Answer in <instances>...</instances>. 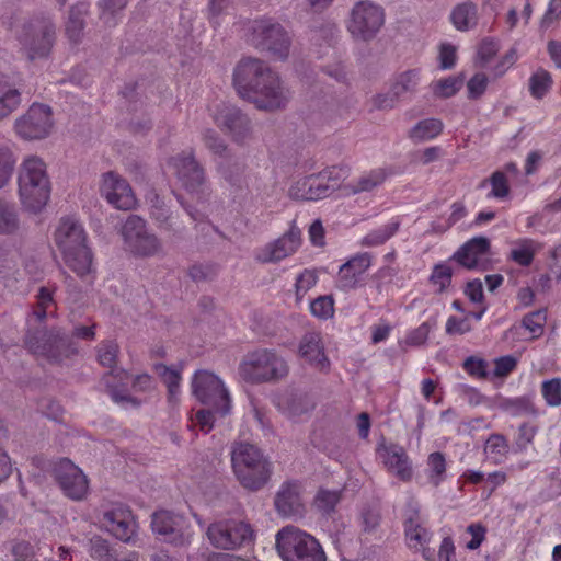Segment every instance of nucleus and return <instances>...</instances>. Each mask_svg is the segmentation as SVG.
<instances>
[{
    "mask_svg": "<svg viewBox=\"0 0 561 561\" xmlns=\"http://www.w3.org/2000/svg\"><path fill=\"white\" fill-rule=\"evenodd\" d=\"M233 84L240 98L252 102L259 110H283L291 98L280 77L256 58L242 59L238 64Z\"/></svg>",
    "mask_w": 561,
    "mask_h": 561,
    "instance_id": "1",
    "label": "nucleus"
},
{
    "mask_svg": "<svg viewBox=\"0 0 561 561\" xmlns=\"http://www.w3.org/2000/svg\"><path fill=\"white\" fill-rule=\"evenodd\" d=\"M230 455L233 473L243 488L259 491L268 482L272 465L256 446L234 443Z\"/></svg>",
    "mask_w": 561,
    "mask_h": 561,
    "instance_id": "2",
    "label": "nucleus"
},
{
    "mask_svg": "<svg viewBox=\"0 0 561 561\" xmlns=\"http://www.w3.org/2000/svg\"><path fill=\"white\" fill-rule=\"evenodd\" d=\"M55 242L66 265L79 277H84L92 271V253L85 244V233L82 226L72 218L61 219L55 231Z\"/></svg>",
    "mask_w": 561,
    "mask_h": 561,
    "instance_id": "3",
    "label": "nucleus"
},
{
    "mask_svg": "<svg viewBox=\"0 0 561 561\" xmlns=\"http://www.w3.org/2000/svg\"><path fill=\"white\" fill-rule=\"evenodd\" d=\"M19 195L25 208L37 213L47 204L50 196V181L46 164L38 157L26 158L20 167Z\"/></svg>",
    "mask_w": 561,
    "mask_h": 561,
    "instance_id": "4",
    "label": "nucleus"
},
{
    "mask_svg": "<svg viewBox=\"0 0 561 561\" xmlns=\"http://www.w3.org/2000/svg\"><path fill=\"white\" fill-rule=\"evenodd\" d=\"M275 547L283 561H327L319 540L295 526L277 531Z\"/></svg>",
    "mask_w": 561,
    "mask_h": 561,
    "instance_id": "5",
    "label": "nucleus"
},
{
    "mask_svg": "<svg viewBox=\"0 0 561 561\" xmlns=\"http://www.w3.org/2000/svg\"><path fill=\"white\" fill-rule=\"evenodd\" d=\"M55 39V23L51 18L43 13L25 21L19 34V41L30 60L47 57Z\"/></svg>",
    "mask_w": 561,
    "mask_h": 561,
    "instance_id": "6",
    "label": "nucleus"
},
{
    "mask_svg": "<svg viewBox=\"0 0 561 561\" xmlns=\"http://www.w3.org/2000/svg\"><path fill=\"white\" fill-rule=\"evenodd\" d=\"M251 32V41L256 48L267 51L276 60L288 58L291 36L279 22L272 18L254 20Z\"/></svg>",
    "mask_w": 561,
    "mask_h": 561,
    "instance_id": "7",
    "label": "nucleus"
},
{
    "mask_svg": "<svg viewBox=\"0 0 561 561\" xmlns=\"http://www.w3.org/2000/svg\"><path fill=\"white\" fill-rule=\"evenodd\" d=\"M24 342L31 353L43 356L50 363H60L76 353L71 337L56 328L28 331Z\"/></svg>",
    "mask_w": 561,
    "mask_h": 561,
    "instance_id": "8",
    "label": "nucleus"
},
{
    "mask_svg": "<svg viewBox=\"0 0 561 561\" xmlns=\"http://www.w3.org/2000/svg\"><path fill=\"white\" fill-rule=\"evenodd\" d=\"M176 176L183 187L199 202H206L210 195L204 165L196 159L195 150H183L172 159Z\"/></svg>",
    "mask_w": 561,
    "mask_h": 561,
    "instance_id": "9",
    "label": "nucleus"
},
{
    "mask_svg": "<svg viewBox=\"0 0 561 561\" xmlns=\"http://www.w3.org/2000/svg\"><path fill=\"white\" fill-rule=\"evenodd\" d=\"M243 379L251 382L278 380L288 374L286 362L268 350L253 352L240 366Z\"/></svg>",
    "mask_w": 561,
    "mask_h": 561,
    "instance_id": "10",
    "label": "nucleus"
},
{
    "mask_svg": "<svg viewBox=\"0 0 561 561\" xmlns=\"http://www.w3.org/2000/svg\"><path fill=\"white\" fill-rule=\"evenodd\" d=\"M385 23V10L370 0H362L354 4L350 12L347 30L356 39H373Z\"/></svg>",
    "mask_w": 561,
    "mask_h": 561,
    "instance_id": "11",
    "label": "nucleus"
},
{
    "mask_svg": "<svg viewBox=\"0 0 561 561\" xmlns=\"http://www.w3.org/2000/svg\"><path fill=\"white\" fill-rule=\"evenodd\" d=\"M193 394L198 401L211 407L219 416H226L231 409L228 390L222 381L213 373L198 370L192 380Z\"/></svg>",
    "mask_w": 561,
    "mask_h": 561,
    "instance_id": "12",
    "label": "nucleus"
},
{
    "mask_svg": "<svg viewBox=\"0 0 561 561\" xmlns=\"http://www.w3.org/2000/svg\"><path fill=\"white\" fill-rule=\"evenodd\" d=\"M121 234L125 248L136 256H153L162 250L159 238L148 231L146 221L139 216L129 215L122 226Z\"/></svg>",
    "mask_w": 561,
    "mask_h": 561,
    "instance_id": "13",
    "label": "nucleus"
},
{
    "mask_svg": "<svg viewBox=\"0 0 561 561\" xmlns=\"http://www.w3.org/2000/svg\"><path fill=\"white\" fill-rule=\"evenodd\" d=\"M206 534L210 543L221 550H233L253 538L251 526L234 519L213 523L208 526Z\"/></svg>",
    "mask_w": 561,
    "mask_h": 561,
    "instance_id": "14",
    "label": "nucleus"
},
{
    "mask_svg": "<svg viewBox=\"0 0 561 561\" xmlns=\"http://www.w3.org/2000/svg\"><path fill=\"white\" fill-rule=\"evenodd\" d=\"M216 125L230 139L243 146L253 137V126L249 116L234 105H222L214 116Z\"/></svg>",
    "mask_w": 561,
    "mask_h": 561,
    "instance_id": "15",
    "label": "nucleus"
},
{
    "mask_svg": "<svg viewBox=\"0 0 561 561\" xmlns=\"http://www.w3.org/2000/svg\"><path fill=\"white\" fill-rule=\"evenodd\" d=\"M53 478L62 493L73 501H82L89 492L87 476L68 458H61L54 465Z\"/></svg>",
    "mask_w": 561,
    "mask_h": 561,
    "instance_id": "16",
    "label": "nucleus"
},
{
    "mask_svg": "<svg viewBox=\"0 0 561 561\" xmlns=\"http://www.w3.org/2000/svg\"><path fill=\"white\" fill-rule=\"evenodd\" d=\"M53 128L51 110L48 105L33 104L15 122L16 133L24 139H43Z\"/></svg>",
    "mask_w": 561,
    "mask_h": 561,
    "instance_id": "17",
    "label": "nucleus"
},
{
    "mask_svg": "<svg viewBox=\"0 0 561 561\" xmlns=\"http://www.w3.org/2000/svg\"><path fill=\"white\" fill-rule=\"evenodd\" d=\"M184 517L169 511L152 514V531L163 541L183 547L190 543L191 536L183 530Z\"/></svg>",
    "mask_w": 561,
    "mask_h": 561,
    "instance_id": "18",
    "label": "nucleus"
},
{
    "mask_svg": "<svg viewBox=\"0 0 561 561\" xmlns=\"http://www.w3.org/2000/svg\"><path fill=\"white\" fill-rule=\"evenodd\" d=\"M101 194L117 209L129 210L136 204L128 182L114 172L104 175Z\"/></svg>",
    "mask_w": 561,
    "mask_h": 561,
    "instance_id": "19",
    "label": "nucleus"
},
{
    "mask_svg": "<svg viewBox=\"0 0 561 561\" xmlns=\"http://www.w3.org/2000/svg\"><path fill=\"white\" fill-rule=\"evenodd\" d=\"M102 523L113 536L123 542H129L136 534V523L128 508L116 507L104 512Z\"/></svg>",
    "mask_w": 561,
    "mask_h": 561,
    "instance_id": "20",
    "label": "nucleus"
},
{
    "mask_svg": "<svg viewBox=\"0 0 561 561\" xmlns=\"http://www.w3.org/2000/svg\"><path fill=\"white\" fill-rule=\"evenodd\" d=\"M299 244L300 230L296 227H291L283 237L262 249L256 259L262 263L278 262L293 254Z\"/></svg>",
    "mask_w": 561,
    "mask_h": 561,
    "instance_id": "21",
    "label": "nucleus"
},
{
    "mask_svg": "<svg viewBox=\"0 0 561 561\" xmlns=\"http://www.w3.org/2000/svg\"><path fill=\"white\" fill-rule=\"evenodd\" d=\"M325 174H312L299 180L289 190L290 197L304 201H317L328 197L335 191V184L324 182Z\"/></svg>",
    "mask_w": 561,
    "mask_h": 561,
    "instance_id": "22",
    "label": "nucleus"
},
{
    "mask_svg": "<svg viewBox=\"0 0 561 561\" xmlns=\"http://www.w3.org/2000/svg\"><path fill=\"white\" fill-rule=\"evenodd\" d=\"M371 259L368 253L353 256L339 270L336 286L343 291H350L359 286L360 278L369 268Z\"/></svg>",
    "mask_w": 561,
    "mask_h": 561,
    "instance_id": "23",
    "label": "nucleus"
},
{
    "mask_svg": "<svg viewBox=\"0 0 561 561\" xmlns=\"http://www.w3.org/2000/svg\"><path fill=\"white\" fill-rule=\"evenodd\" d=\"M490 240L486 237H474L461 245L450 260L468 270H474L479 267L480 257L490 252Z\"/></svg>",
    "mask_w": 561,
    "mask_h": 561,
    "instance_id": "24",
    "label": "nucleus"
},
{
    "mask_svg": "<svg viewBox=\"0 0 561 561\" xmlns=\"http://www.w3.org/2000/svg\"><path fill=\"white\" fill-rule=\"evenodd\" d=\"M381 457L388 470L398 479L404 482L412 479V465L403 447L397 444L385 446Z\"/></svg>",
    "mask_w": 561,
    "mask_h": 561,
    "instance_id": "25",
    "label": "nucleus"
},
{
    "mask_svg": "<svg viewBox=\"0 0 561 561\" xmlns=\"http://www.w3.org/2000/svg\"><path fill=\"white\" fill-rule=\"evenodd\" d=\"M217 171L224 180L236 191H243L248 187L247 164L239 157L230 153L217 163Z\"/></svg>",
    "mask_w": 561,
    "mask_h": 561,
    "instance_id": "26",
    "label": "nucleus"
},
{
    "mask_svg": "<svg viewBox=\"0 0 561 561\" xmlns=\"http://www.w3.org/2000/svg\"><path fill=\"white\" fill-rule=\"evenodd\" d=\"M275 507L284 517L301 516L304 505L299 494V484L286 482L275 496Z\"/></svg>",
    "mask_w": 561,
    "mask_h": 561,
    "instance_id": "27",
    "label": "nucleus"
},
{
    "mask_svg": "<svg viewBox=\"0 0 561 561\" xmlns=\"http://www.w3.org/2000/svg\"><path fill=\"white\" fill-rule=\"evenodd\" d=\"M299 354L320 370H324L329 367V359L324 354L320 335L316 332H308L302 336L299 345Z\"/></svg>",
    "mask_w": 561,
    "mask_h": 561,
    "instance_id": "28",
    "label": "nucleus"
},
{
    "mask_svg": "<svg viewBox=\"0 0 561 561\" xmlns=\"http://www.w3.org/2000/svg\"><path fill=\"white\" fill-rule=\"evenodd\" d=\"M404 533L408 545L411 549L420 551V548L427 545L431 538L428 530L420 522V511L410 504L409 515L404 520Z\"/></svg>",
    "mask_w": 561,
    "mask_h": 561,
    "instance_id": "29",
    "label": "nucleus"
},
{
    "mask_svg": "<svg viewBox=\"0 0 561 561\" xmlns=\"http://www.w3.org/2000/svg\"><path fill=\"white\" fill-rule=\"evenodd\" d=\"M88 14L89 4L87 2H78L70 7L65 32L71 43L79 44L82 41Z\"/></svg>",
    "mask_w": 561,
    "mask_h": 561,
    "instance_id": "30",
    "label": "nucleus"
},
{
    "mask_svg": "<svg viewBox=\"0 0 561 561\" xmlns=\"http://www.w3.org/2000/svg\"><path fill=\"white\" fill-rule=\"evenodd\" d=\"M21 103V91L5 75H0V121L8 117Z\"/></svg>",
    "mask_w": 561,
    "mask_h": 561,
    "instance_id": "31",
    "label": "nucleus"
},
{
    "mask_svg": "<svg viewBox=\"0 0 561 561\" xmlns=\"http://www.w3.org/2000/svg\"><path fill=\"white\" fill-rule=\"evenodd\" d=\"M419 79V71L416 69L407 70L398 75L390 85L393 98L398 102L408 99V96L415 92Z\"/></svg>",
    "mask_w": 561,
    "mask_h": 561,
    "instance_id": "32",
    "label": "nucleus"
},
{
    "mask_svg": "<svg viewBox=\"0 0 561 561\" xmlns=\"http://www.w3.org/2000/svg\"><path fill=\"white\" fill-rule=\"evenodd\" d=\"M118 352L119 347L115 342H103L98 347V359L102 366L111 368L110 375L118 377L122 381L126 377V373L123 369L116 368Z\"/></svg>",
    "mask_w": 561,
    "mask_h": 561,
    "instance_id": "33",
    "label": "nucleus"
},
{
    "mask_svg": "<svg viewBox=\"0 0 561 561\" xmlns=\"http://www.w3.org/2000/svg\"><path fill=\"white\" fill-rule=\"evenodd\" d=\"M451 20L460 31L474 26L477 24V5L472 2L457 5L451 13Z\"/></svg>",
    "mask_w": 561,
    "mask_h": 561,
    "instance_id": "34",
    "label": "nucleus"
},
{
    "mask_svg": "<svg viewBox=\"0 0 561 561\" xmlns=\"http://www.w3.org/2000/svg\"><path fill=\"white\" fill-rule=\"evenodd\" d=\"M20 228V219L13 204L0 198V234L15 233Z\"/></svg>",
    "mask_w": 561,
    "mask_h": 561,
    "instance_id": "35",
    "label": "nucleus"
},
{
    "mask_svg": "<svg viewBox=\"0 0 561 561\" xmlns=\"http://www.w3.org/2000/svg\"><path fill=\"white\" fill-rule=\"evenodd\" d=\"M516 248L511 250L510 257L520 266L533 263L538 244L531 239H520L515 242Z\"/></svg>",
    "mask_w": 561,
    "mask_h": 561,
    "instance_id": "36",
    "label": "nucleus"
},
{
    "mask_svg": "<svg viewBox=\"0 0 561 561\" xmlns=\"http://www.w3.org/2000/svg\"><path fill=\"white\" fill-rule=\"evenodd\" d=\"M202 141L205 148L216 157L224 159L227 154L231 153V150L225 139L211 128H207L202 133Z\"/></svg>",
    "mask_w": 561,
    "mask_h": 561,
    "instance_id": "37",
    "label": "nucleus"
},
{
    "mask_svg": "<svg viewBox=\"0 0 561 561\" xmlns=\"http://www.w3.org/2000/svg\"><path fill=\"white\" fill-rule=\"evenodd\" d=\"M443 130V123L436 118L419 122L410 131L412 139L423 141L438 136Z\"/></svg>",
    "mask_w": 561,
    "mask_h": 561,
    "instance_id": "38",
    "label": "nucleus"
},
{
    "mask_svg": "<svg viewBox=\"0 0 561 561\" xmlns=\"http://www.w3.org/2000/svg\"><path fill=\"white\" fill-rule=\"evenodd\" d=\"M16 158L7 145H0V190L7 186L13 175Z\"/></svg>",
    "mask_w": 561,
    "mask_h": 561,
    "instance_id": "39",
    "label": "nucleus"
},
{
    "mask_svg": "<svg viewBox=\"0 0 561 561\" xmlns=\"http://www.w3.org/2000/svg\"><path fill=\"white\" fill-rule=\"evenodd\" d=\"M151 218L158 224L161 229H164L168 232H171L174 237L183 238L184 237V228L175 227L172 222L171 216L169 214V209L161 205H153L150 210Z\"/></svg>",
    "mask_w": 561,
    "mask_h": 561,
    "instance_id": "40",
    "label": "nucleus"
},
{
    "mask_svg": "<svg viewBox=\"0 0 561 561\" xmlns=\"http://www.w3.org/2000/svg\"><path fill=\"white\" fill-rule=\"evenodd\" d=\"M154 370L168 387L169 400L171 402L176 401V394L179 393L181 380L180 373L163 364H156Z\"/></svg>",
    "mask_w": 561,
    "mask_h": 561,
    "instance_id": "41",
    "label": "nucleus"
},
{
    "mask_svg": "<svg viewBox=\"0 0 561 561\" xmlns=\"http://www.w3.org/2000/svg\"><path fill=\"white\" fill-rule=\"evenodd\" d=\"M463 81V73L445 78L433 84V93L440 99L450 98L461 89Z\"/></svg>",
    "mask_w": 561,
    "mask_h": 561,
    "instance_id": "42",
    "label": "nucleus"
},
{
    "mask_svg": "<svg viewBox=\"0 0 561 561\" xmlns=\"http://www.w3.org/2000/svg\"><path fill=\"white\" fill-rule=\"evenodd\" d=\"M551 75L543 69L537 70L529 79V91L535 99H542L551 89Z\"/></svg>",
    "mask_w": 561,
    "mask_h": 561,
    "instance_id": "43",
    "label": "nucleus"
},
{
    "mask_svg": "<svg viewBox=\"0 0 561 561\" xmlns=\"http://www.w3.org/2000/svg\"><path fill=\"white\" fill-rule=\"evenodd\" d=\"M128 4V0H100V19L108 26H115V15L122 12Z\"/></svg>",
    "mask_w": 561,
    "mask_h": 561,
    "instance_id": "44",
    "label": "nucleus"
},
{
    "mask_svg": "<svg viewBox=\"0 0 561 561\" xmlns=\"http://www.w3.org/2000/svg\"><path fill=\"white\" fill-rule=\"evenodd\" d=\"M286 404L293 416H300L314 408V402L311 398L307 393L302 392L290 393L286 399Z\"/></svg>",
    "mask_w": 561,
    "mask_h": 561,
    "instance_id": "45",
    "label": "nucleus"
},
{
    "mask_svg": "<svg viewBox=\"0 0 561 561\" xmlns=\"http://www.w3.org/2000/svg\"><path fill=\"white\" fill-rule=\"evenodd\" d=\"M501 408L514 416L524 414L535 415L537 413L530 398L528 397L505 399L502 401Z\"/></svg>",
    "mask_w": 561,
    "mask_h": 561,
    "instance_id": "46",
    "label": "nucleus"
},
{
    "mask_svg": "<svg viewBox=\"0 0 561 561\" xmlns=\"http://www.w3.org/2000/svg\"><path fill=\"white\" fill-rule=\"evenodd\" d=\"M400 222L392 221L385 227L376 229L368 233L362 241V244L365 247H376L383 244L387 240H389L399 229Z\"/></svg>",
    "mask_w": 561,
    "mask_h": 561,
    "instance_id": "47",
    "label": "nucleus"
},
{
    "mask_svg": "<svg viewBox=\"0 0 561 561\" xmlns=\"http://www.w3.org/2000/svg\"><path fill=\"white\" fill-rule=\"evenodd\" d=\"M340 501V491L320 490L314 497V506L323 515H331Z\"/></svg>",
    "mask_w": 561,
    "mask_h": 561,
    "instance_id": "48",
    "label": "nucleus"
},
{
    "mask_svg": "<svg viewBox=\"0 0 561 561\" xmlns=\"http://www.w3.org/2000/svg\"><path fill=\"white\" fill-rule=\"evenodd\" d=\"M453 270L446 263H438L433 267L428 278L430 283L437 286V293H444L451 284Z\"/></svg>",
    "mask_w": 561,
    "mask_h": 561,
    "instance_id": "49",
    "label": "nucleus"
},
{
    "mask_svg": "<svg viewBox=\"0 0 561 561\" xmlns=\"http://www.w3.org/2000/svg\"><path fill=\"white\" fill-rule=\"evenodd\" d=\"M546 320V310L539 309L524 316L522 325L531 333L533 339H537L543 334Z\"/></svg>",
    "mask_w": 561,
    "mask_h": 561,
    "instance_id": "50",
    "label": "nucleus"
},
{
    "mask_svg": "<svg viewBox=\"0 0 561 561\" xmlns=\"http://www.w3.org/2000/svg\"><path fill=\"white\" fill-rule=\"evenodd\" d=\"M386 172L381 169L373 170L368 174L359 178L357 183L352 186V193L357 194L360 192H369L383 183L386 180Z\"/></svg>",
    "mask_w": 561,
    "mask_h": 561,
    "instance_id": "51",
    "label": "nucleus"
},
{
    "mask_svg": "<svg viewBox=\"0 0 561 561\" xmlns=\"http://www.w3.org/2000/svg\"><path fill=\"white\" fill-rule=\"evenodd\" d=\"M90 553L91 557L99 561H114L116 554L111 548L107 540L100 536H93L90 539Z\"/></svg>",
    "mask_w": 561,
    "mask_h": 561,
    "instance_id": "52",
    "label": "nucleus"
},
{
    "mask_svg": "<svg viewBox=\"0 0 561 561\" xmlns=\"http://www.w3.org/2000/svg\"><path fill=\"white\" fill-rule=\"evenodd\" d=\"M427 465L430 468V481L434 486H438L443 481L446 471V461L444 455L439 451L432 453L428 456Z\"/></svg>",
    "mask_w": 561,
    "mask_h": 561,
    "instance_id": "53",
    "label": "nucleus"
},
{
    "mask_svg": "<svg viewBox=\"0 0 561 561\" xmlns=\"http://www.w3.org/2000/svg\"><path fill=\"white\" fill-rule=\"evenodd\" d=\"M488 180H483L480 183V187H484L486 185ZM489 182L492 186V190L489 194L491 197L495 198H504L510 193V186L506 179V175L502 171H495L489 179Z\"/></svg>",
    "mask_w": 561,
    "mask_h": 561,
    "instance_id": "54",
    "label": "nucleus"
},
{
    "mask_svg": "<svg viewBox=\"0 0 561 561\" xmlns=\"http://www.w3.org/2000/svg\"><path fill=\"white\" fill-rule=\"evenodd\" d=\"M542 396L550 407H559L561 405V379L553 378L547 381H543L541 386Z\"/></svg>",
    "mask_w": 561,
    "mask_h": 561,
    "instance_id": "55",
    "label": "nucleus"
},
{
    "mask_svg": "<svg viewBox=\"0 0 561 561\" xmlns=\"http://www.w3.org/2000/svg\"><path fill=\"white\" fill-rule=\"evenodd\" d=\"M311 313L321 319H329L334 314V300L331 296H320L310 304Z\"/></svg>",
    "mask_w": 561,
    "mask_h": 561,
    "instance_id": "56",
    "label": "nucleus"
},
{
    "mask_svg": "<svg viewBox=\"0 0 561 561\" xmlns=\"http://www.w3.org/2000/svg\"><path fill=\"white\" fill-rule=\"evenodd\" d=\"M488 85V77L484 73H476L467 83L468 98L479 99L485 91Z\"/></svg>",
    "mask_w": 561,
    "mask_h": 561,
    "instance_id": "57",
    "label": "nucleus"
},
{
    "mask_svg": "<svg viewBox=\"0 0 561 561\" xmlns=\"http://www.w3.org/2000/svg\"><path fill=\"white\" fill-rule=\"evenodd\" d=\"M486 367H488V364L484 359L477 358L474 356H470L463 362L465 370L469 375L478 377V378H486V376H488Z\"/></svg>",
    "mask_w": 561,
    "mask_h": 561,
    "instance_id": "58",
    "label": "nucleus"
},
{
    "mask_svg": "<svg viewBox=\"0 0 561 561\" xmlns=\"http://www.w3.org/2000/svg\"><path fill=\"white\" fill-rule=\"evenodd\" d=\"M494 365L493 375L495 377H505L515 369L517 359L512 355H506L496 358Z\"/></svg>",
    "mask_w": 561,
    "mask_h": 561,
    "instance_id": "59",
    "label": "nucleus"
},
{
    "mask_svg": "<svg viewBox=\"0 0 561 561\" xmlns=\"http://www.w3.org/2000/svg\"><path fill=\"white\" fill-rule=\"evenodd\" d=\"M472 330V327L468 320V317L458 319L456 317H449L446 322V333L448 335L465 334Z\"/></svg>",
    "mask_w": 561,
    "mask_h": 561,
    "instance_id": "60",
    "label": "nucleus"
},
{
    "mask_svg": "<svg viewBox=\"0 0 561 561\" xmlns=\"http://www.w3.org/2000/svg\"><path fill=\"white\" fill-rule=\"evenodd\" d=\"M216 275V268L213 265L194 264L188 268V276L194 282H205Z\"/></svg>",
    "mask_w": 561,
    "mask_h": 561,
    "instance_id": "61",
    "label": "nucleus"
},
{
    "mask_svg": "<svg viewBox=\"0 0 561 561\" xmlns=\"http://www.w3.org/2000/svg\"><path fill=\"white\" fill-rule=\"evenodd\" d=\"M317 282L313 272L305 270L296 279V296L301 298Z\"/></svg>",
    "mask_w": 561,
    "mask_h": 561,
    "instance_id": "62",
    "label": "nucleus"
},
{
    "mask_svg": "<svg viewBox=\"0 0 561 561\" xmlns=\"http://www.w3.org/2000/svg\"><path fill=\"white\" fill-rule=\"evenodd\" d=\"M362 522L365 531L375 530L380 523V512L377 507H365L362 511Z\"/></svg>",
    "mask_w": 561,
    "mask_h": 561,
    "instance_id": "63",
    "label": "nucleus"
},
{
    "mask_svg": "<svg viewBox=\"0 0 561 561\" xmlns=\"http://www.w3.org/2000/svg\"><path fill=\"white\" fill-rule=\"evenodd\" d=\"M499 51V46L492 38H484L479 47L478 56L481 65L485 66Z\"/></svg>",
    "mask_w": 561,
    "mask_h": 561,
    "instance_id": "64",
    "label": "nucleus"
}]
</instances>
